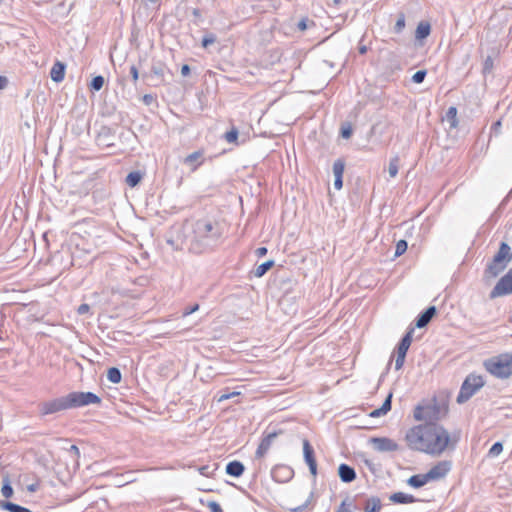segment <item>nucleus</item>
Wrapping results in <instances>:
<instances>
[{
    "instance_id": "59",
    "label": "nucleus",
    "mask_w": 512,
    "mask_h": 512,
    "mask_svg": "<svg viewBox=\"0 0 512 512\" xmlns=\"http://www.w3.org/2000/svg\"><path fill=\"white\" fill-rule=\"evenodd\" d=\"M38 487H39L38 483H32V484L27 486V490L29 492H35V491H37Z\"/></svg>"
},
{
    "instance_id": "1",
    "label": "nucleus",
    "mask_w": 512,
    "mask_h": 512,
    "mask_svg": "<svg viewBox=\"0 0 512 512\" xmlns=\"http://www.w3.org/2000/svg\"><path fill=\"white\" fill-rule=\"evenodd\" d=\"M405 440L410 449L431 455L442 454L450 444V435L441 425L428 422L410 428Z\"/></svg>"
},
{
    "instance_id": "44",
    "label": "nucleus",
    "mask_w": 512,
    "mask_h": 512,
    "mask_svg": "<svg viewBox=\"0 0 512 512\" xmlns=\"http://www.w3.org/2000/svg\"><path fill=\"white\" fill-rule=\"evenodd\" d=\"M405 358H406V353L397 352V357L395 360V369L396 370L402 369L404 362H405Z\"/></svg>"
},
{
    "instance_id": "18",
    "label": "nucleus",
    "mask_w": 512,
    "mask_h": 512,
    "mask_svg": "<svg viewBox=\"0 0 512 512\" xmlns=\"http://www.w3.org/2000/svg\"><path fill=\"white\" fill-rule=\"evenodd\" d=\"M225 471L232 477H240L245 471V466L241 461L233 460L227 463Z\"/></svg>"
},
{
    "instance_id": "35",
    "label": "nucleus",
    "mask_w": 512,
    "mask_h": 512,
    "mask_svg": "<svg viewBox=\"0 0 512 512\" xmlns=\"http://www.w3.org/2000/svg\"><path fill=\"white\" fill-rule=\"evenodd\" d=\"M104 82V77L102 75H97L92 78L89 87L92 91H100L104 85Z\"/></svg>"
},
{
    "instance_id": "60",
    "label": "nucleus",
    "mask_w": 512,
    "mask_h": 512,
    "mask_svg": "<svg viewBox=\"0 0 512 512\" xmlns=\"http://www.w3.org/2000/svg\"><path fill=\"white\" fill-rule=\"evenodd\" d=\"M367 52V47L365 45H362L359 47V53L365 54Z\"/></svg>"
},
{
    "instance_id": "10",
    "label": "nucleus",
    "mask_w": 512,
    "mask_h": 512,
    "mask_svg": "<svg viewBox=\"0 0 512 512\" xmlns=\"http://www.w3.org/2000/svg\"><path fill=\"white\" fill-rule=\"evenodd\" d=\"M115 130L109 126H101L97 136L96 143L100 147L109 148L114 146Z\"/></svg>"
},
{
    "instance_id": "64",
    "label": "nucleus",
    "mask_w": 512,
    "mask_h": 512,
    "mask_svg": "<svg viewBox=\"0 0 512 512\" xmlns=\"http://www.w3.org/2000/svg\"><path fill=\"white\" fill-rule=\"evenodd\" d=\"M488 62H490V59H489V58H488V59L486 60V62H485V69H486L488 66H490V63H488Z\"/></svg>"
},
{
    "instance_id": "8",
    "label": "nucleus",
    "mask_w": 512,
    "mask_h": 512,
    "mask_svg": "<svg viewBox=\"0 0 512 512\" xmlns=\"http://www.w3.org/2000/svg\"><path fill=\"white\" fill-rule=\"evenodd\" d=\"M369 442L378 452H394L399 449V445L388 437H371Z\"/></svg>"
},
{
    "instance_id": "6",
    "label": "nucleus",
    "mask_w": 512,
    "mask_h": 512,
    "mask_svg": "<svg viewBox=\"0 0 512 512\" xmlns=\"http://www.w3.org/2000/svg\"><path fill=\"white\" fill-rule=\"evenodd\" d=\"M512 260L511 247L506 242H501L498 252L488 264L486 272L492 277H497Z\"/></svg>"
},
{
    "instance_id": "46",
    "label": "nucleus",
    "mask_w": 512,
    "mask_h": 512,
    "mask_svg": "<svg viewBox=\"0 0 512 512\" xmlns=\"http://www.w3.org/2000/svg\"><path fill=\"white\" fill-rule=\"evenodd\" d=\"M198 309H199V304H197V303L192 306H188V307L184 308V310L182 312V317H186V316L196 312Z\"/></svg>"
},
{
    "instance_id": "48",
    "label": "nucleus",
    "mask_w": 512,
    "mask_h": 512,
    "mask_svg": "<svg viewBox=\"0 0 512 512\" xmlns=\"http://www.w3.org/2000/svg\"><path fill=\"white\" fill-rule=\"evenodd\" d=\"M151 72L158 77H163L164 75V69L162 65H153L151 68Z\"/></svg>"
},
{
    "instance_id": "37",
    "label": "nucleus",
    "mask_w": 512,
    "mask_h": 512,
    "mask_svg": "<svg viewBox=\"0 0 512 512\" xmlns=\"http://www.w3.org/2000/svg\"><path fill=\"white\" fill-rule=\"evenodd\" d=\"M405 28V14L399 13L398 19L394 25L393 31L397 34H400Z\"/></svg>"
},
{
    "instance_id": "7",
    "label": "nucleus",
    "mask_w": 512,
    "mask_h": 512,
    "mask_svg": "<svg viewBox=\"0 0 512 512\" xmlns=\"http://www.w3.org/2000/svg\"><path fill=\"white\" fill-rule=\"evenodd\" d=\"M512 294V268L503 275L493 289L490 291L489 298L495 299Z\"/></svg>"
},
{
    "instance_id": "13",
    "label": "nucleus",
    "mask_w": 512,
    "mask_h": 512,
    "mask_svg": "<svg viewBox=\"0 0 512 512\" xmlns=\"http://www.w3.org/2000/svg\"><path fill=\"white\" fill-rule=\"evenodd\" d=\"M204 150L199 149L188 154L183 160L182 163L190 168L192 172H195L203 163H204Z\"/></svg>"
},
{
    "instance_id": "21",
    "label": "nucleus",
    "mask_w": 512,
    "mask_h": 512,
    "mask_svg": "<svg viewBox=\"0 0 512 512\" xmlns=\"http://www.w3.org/2000/svg\"><path fill=\"white\" fill-rule=\"evenodd\" d=\"M413 333H414V328L413 327L409 328L408 331L405 333V335L400 340V342L398 343L397 352H402V353L407 354V351H408V349L412 343V340H413V338H412Z\"/></svg>"
},
{
    "instance_id": "14",
    "label": "nucleus",
    "mask_w": 512,
    "mask_h": 512,
    "mask_svg": "<svg viewBox=\"0 0 512 512\" xmlns=\"http://www.w3.org/2000/svg\"><path fill=\"white\" fill-rule=\"evenodd\" d=\"M280 433H281V431L280 432H270L262 438V440L256 450V453H255L257 458H262L268 452L273 441L276 439V437Z\"/></svg>"
},
{
    "instance_id": "4",
    "label": "nucleus",
    "mask_w": 512,
    "mask_h": 512,
    "mask_svg": "<svg viewBox=\"0 0 512 512\" xmlns=\"http://www.w3.org/2000/svg\"><path fill=\"white\" fill-rule=\"evenodd\" d=\"M484 369L497 379H508L512 376V353H501L483 361Z\"/></svg>"
},
{
    "instance_id": "62",
    "label": "nucleus",
    "mask_w": 512,
    "mask_h": 512,
    "mask_svg": "<svg viewBox=\"0 0 512 512\" xmlns=\"http://www.w3.org/2000/svg\"><path fill=\"white\" fill-rule=\"evenodd\" d=\"M302 509H303V507H302V506H300V507H297V508L293 509V511H294V512H301V511H302Z\"/></svg>"
},
{
    "instance_id": "20",
    "label": "nucleus",
    "mask_w": 512,
    "mask_h": 512,
    "mask_svg": "<svg viewBox=\"0 0 512 512\" xmlns=\"http://www.w3.org/2000/svg\"><path fill=\"white\" fill-rule=\"evenodd\" d=\"M392 397H393V394H392V392H390L387 395L386 399L384 400L382 406L380 408H377V409H374L373 411H371L369 416L376 418V417H380V416L387 414L391 410V407H392Z\"/></svg>"
},
{
    "instance_id": "12",
    "label": "nucleus",
    "mask_w": 512,
    "mask_h": 512,
    "mask_svg": "<svg viewBox=\"0 0 512 512\" xmlns=\"http://www.w3.org/2000/svg\"><path fill=\"white\" fill-rule=\"evenodd\" d=\"M303 455L306 464L309 467L310 473L315 477L317 475V462L315 452L307 439L303 440Z\"/></svg>"
},
{
    "instance_id": "17",
    "label": "nucleus",
    "mask_w": 512,
    "mask_h": 512,
    "mask_svg": "<svg viewBox=\"0 0 512 512\" xmlns=\"http://www.w3.org/2000/svg\"><path fill=\"white\" fill-rule=\"evenodd\" d=\"M65 70L66 65L63 62L56 61L50 70L51 79L56 83L62 82L65 77Z\"/></svg>"
},
{
    "instance_id": "29",
    "label": "nucleus",
    "mask_w": 512,
    "mask_h": 512,
    "mask_svg": "<svg viewBox=\"0 0 512 512\" xmlns=\"http://www.w3.org/2000/svg\"><path fill=\"white\" fill-rule=\"evenodd\" d=\"M356 508L354 500L346 497L338 506L335 512H354Z\"/></svg>"
},
{
    "instance_id": "22",
    "label": "nucleus",
    "mask_w": 512,
    "mask_h": 512,
    "mask_svg": "<svg viewBox=\"0 0 512 512\" xmlns=\"http://www.w3.org/2000/svg\"><path fill=\"white\" fill-rule=\"evenodd\" d=\"M430 480L427 476V474H415L408 478L407 484L413 488H421L427 483H429Z\"/></svg>"
},
{
    "instance_id": "32",
    "label": "nucleus",
    "mask_w": 512,
    "mask_h": 512,
    "mask_svg": "<svg viewBox=\"0 0 512 512\" xmlns=\"http://www.w3.org/2000/svg\"><path fill=\"white\" fill-rule=\"evenodd\" d=\"M400 158L398 155L392 157L389 162L388 172L390 177L394 178L398 174Z\"/></svg>"
},
{
    "instance_id": "36",
    "label": "nucleus",
    "mask_w": 512,
    "mask_h": 512,
    "mask_svg": "<svg viewBox=\"0 0 512 512\" xmlns=\"http://www.w3.org/2000/svg\"><path fill=\"white\" fill-rule=\"evenodd\" d=\"M503 451L502 442H495L492 447L488 451V457L494 458L497 457Z\"/></svg>"
},
{
    "instance_id": "39",
    "label": "nucleus",
    "mask_w": 512,
    "mask_h": 512,
    "mask_svg": "<svg viewBox=\"0 0 512 512\" xmlns=\"http://www.w3.org/2000/svg\"><path fill=\"white\" fill-rule=\"evenodd\" d=\"M407 248H408L407 241L404 239L399 240L396 243L395 256L399 257V256L403 255L406 252Z\"/></svg>"
},
{
    "instance_id": "16",
    "label": "nucleus",
    "mask_w": 512,
    "mask_h": 512,
    "mask_svg": "<svg viewBox=\"0 0 512 512\" xmlns=\"http://www.w3.org/2000/svg\"><path fill=\"white\" fill-rule=\"evenodd\" d=\"M338 476L343 483H351L356 479V471L352 466L341 463L338 467Z\"/></svg>"
},
{
    "instance_id": "34",
    "label": "nucleus",
    "mask_w": 512,
    "mask_h": 512,
    "mask_svg": "<svg viewBox=\"0 0 512 512\" xmlns=\"http://www.w3.org/2000/svg\"><path fill=\"white\" fill-rule=\"evenodd\" d=\"M333 174L334 177L341 176L343 177L344 169H345V161L343 159H337L333 163Z\"/></svg>"
},
{
    "instance_id": "2",
    "label": "nucleus",
    "mask_w": 512,
    "mask_h": 512,
    "mask_svg": "<svg viewBox=\"0 0 512 512\" xmlns=\"http://www.w3.org/2000/svg\"><path fill=\"white\" fill-rule=\"evenodd\" d=\"M224 226L216 219L204 217L192 224L189 250L195 254L213 250L223 241Z\"/></svg>"
},
{
    "instance_id": "63",
    "label": "nucleus",
    "mask_w": 512,
    "mask_h": 512,
    "mask_svg": "<svg viewBox=\"0 0 512 512\" xmlns=\"http://www.w3.org/2000/svg\"><path fill=\"white\" fill-rule=\"evenodd\" d=\"M341 3V0H333L334 5H339Z\"/></svg>"
},
{
    "instance_id": "24",
    "label": "nucleus",
    "mask_w": 512,
    "mask_h": 512,
    "mask_svg": "<svg viewBox=\"0 0 512 512\" xmlns=\"http://www.w3.org/2000/svg\"><path fill=\"white\" fill-rule=\"evenodd\" d=\"M431 25L429 22L421 21L415 31V38L417 40H423L430 35Z\"/></svg>"
},
{
    "instance_id": "57",
    "label": "nucleus",
    "mask_w": 512,
    "mask_h": 512,
    "mask_svg": "<svg viewBox=\"0 0 512 512\" xmlns=\"http://www.w3.org/2000/svg\"><path fill=\"white\" fill-rule=\"evenodd\" d=\"M192 15H193L196 19H198V20H200V19L202 18V13H201V10H200L199 8H193V9H192Z\"/></svg>"
},
{
    "instance_id": "27",
    "label": "nucleus",
    "mask_w": 512,
    "mask_h": 512,
    "mask_svg": "<svg viewBox=\"0 0 512 512\" xmlns=\"http://www.w3.org/2000/svg\"><path fill=\"white\" fill-rule=\"evenodd\" d=\"M143 174L140 171H132L126 176V184L134 188L136 187L142 180Z\"/></svg>"
},
{
    "instance_id": "33",
    "label": "nucleus",
    "mask_w": 512,
    "mask_h": 512,
    "mask_svg": "<svg viewBox=\"0 0 512 512\" xmlns=\"http://www.w3.org/2000/svg\"><path fill=\"white\" fill-rule=\"evenodd\" d=\"M1 492L5 498H10L13 495V487L8 476L3 478Z\"/></svg>"
},
{
    "instance_id": "9",
    "label": "nucleus",
    "mask_w": 512,
    "mask_h": 512,
    "mask_svg": "<svg viewBox=\"0 0 512 512\" xmlns=\"http://www.w3.org/2000/svg\"><path fill=\"white\" fill-rule=\"evenodd\" d=\"M294 476L293 469L284 464H278L274 466L271 470V477L274 481L278 483H286L290 481Z\"/></svg>"
},
{
    "instance_id": "38",
    "label": "nucleus",
    "mask_w": 512,
    "mask_h": 512,
    "mask_svg": "<svg viewBox=\"0 0 512 512\" xmlns=\"http://www.w3.org/2000/svg\"><path fill=\"white\" fill-rule=\"evenodd\" d=\"M238 135H239L238 129L233 127L231 130L227 131L224 134V139L229 143H236L237 139H238Z\"/></svg>"
},
{
    "instance_id": "3",
    "label": "nucleus",
    "mask_w": 512,
    "mask_h": 512,
    "mask_svg": "<svg viewBox=\"0 0 512 512\" xmlns=\"http://www.w3.org/2000/svg\"><path fill=\"white\" fill-rule=\"evenodd\" d=\"M101 398L93 392L74 391L38 405L39 415L44 417L65 410L84 407L90 404H101Z\"/></svg>"
},
{
    "instance_id": "51",
    "label": "nucleus",
    "mask_w": 512,
    "mask_h": 512,
    "mask_svg": "<svg viewBox=\"0 0 512 512\" xmlns=\"http://www.w3.org/2000/svg\"><path fill=\"white\" fill-rule=\"evenodd\" d=\"M334 187L337 190H340L343 187V177L337 176L334 179Z\"/></svg>"
},
{
    "instance_id": "23",
    "label": "nucleus",
    "mask_w": 512,
    "mask_h": 512,
    "mask_svg": "<svg viewBox=\"0 0 512 512\" xmlns=\"http://www.w3.org/2000/svg\"><path fill=\"white\" fill-rule=\"evenodd\" d=\"M381 508L382 503L378 496H371L365 500L364 512H380Z\"/></svg>"
},
{
    "instance_id": "53",
    "label": "nucleus",
    "mask_w": 512,
    "mask_h": 512,
    "mask_svg": "<svg viewBox=\"0 0 512 512\" xmlns=\"http://www.w3.org/2000/svg\"><path fill=\"white\" fill-rule=\"evenodd\" d=\"M190 73H191L190 66L187 65V64L182 65V67H181V75L183 77H187V76L190 75Z\"/></svg>"
},
{
    "instance_id": "42",
    "label": "nucleus",
    "mask_w": 512,
    "mask_h": 512,
    "mask_svg": "<svg viewBox=\"0 0 512 512\" xmlns=\"http://www.w3.org/2000/svg\"><path fill=\"white\" fill-rule=\"evenodd\" d=\"M427 75L426 70H418L416 71L412 76V81L416 84H420L424 81L425 77Z\"/></svg>"
},
{
    "instance_id": "61",
    "label": "nucleus",
    "mask_w": 512,
    "mask_h": 512,
    "mask_svg": "<svg viewBox=\"0 0 512 512\" xmlns=\"http://www.w3.org/2000/svg\"><path fill=\"white\" fill-rule=\"evenodd\" d=\"M71 451L75 452V454H79V448L76 445H72L70 448Z\"/></svg>"
},
{
    "instance_id": "50",
    "label": "nucleus",
    "mask_w": 512,
    "mask_h": 512,
    "mask_svg": "<svg viewBox=\"0 0 512 512\" xmlns=\"http://www.w3.org/2000/svg\"><path fill=\"white\" fill-rule=\"evenodd\" d=\"M155 98L152 94H145L142 97V101L145 105L150 106L154 102Z\"/></svg>"
},
{
    "instance_id": "58",
    "label": "nucleus",
    "mask_w": 512,
    "mask_h": 512,
    "mask_svg": "<svg viewBox=\"0 0 512 512\" xmlns=\"http://www.w3.org/2000/svg\"><path fill=\"white\" fill-rule=\"evenodd\" d=\"M8 79L5 76H0V90L4 89L7 86Z\"/></svg>"
},
{
    "instance_id": "11",
    "label": "nucleus",
    "mask_w": 512,
    "mask_h": 512,
    "mask_svg": "<svg viewBox=\"0 0 512 512\" xmlns=\"http://www.w3.org/2000/svg\"><path fill=\"white\" fill-rule=\"evenodd\" d=\"M451 469L449 461H440L434 465L426 474L431 481H437L444 478Z\"/></svg>"
},
{
    "instance_id": "15",
    "label": "nucleus",
    "mask_w": 512,
    "mask_h": 512,
    "mask_svg": "<svg viewBox=\"0 0 512 512\" xmlns=\"http://www.w3.org/2000/svg\"><path fill=\"white\" fill-rule=\"evenodd\" d=\"M436 314H437L436 307L429 306L427 309H425L423 312H421L417 316V318L415 320V327H417V328L426 327Z\"/></svg>"
},
{
    "instance_id": "25",
    "label": "nucleus",
    "mask_w": 512,
    "mask_h": 512,
    "mask_svg": "<svg viewBox=\"0 0 512 512\" xmlns=\"http://www.w3.org/2000/svg\"><path fill=\"white\" fill-rule=\"evenodd\" d=\"M0 508L9 512H33L30 509L10 501L0 500Z\"/></svg>"
},
{
    "instance_id": "28",
    "label": "nucleus",
    "mask_w": 512,
    "mask_h": 512,
    "mask_svg": "<svg viewBox=\"0 0 512 512\" xmlns=\"http://www.w3.org/2000/svg\"><path fill=\"white\" fill-rule=\"evenodd\" d=\"M430 411H431V407L424 408L421 406H417L414 410V418L418 421L430 420L431 419Z\"/></svg>"
},
{
    "instance_id": "45",
    "label": "nucleus",
    "mask_w": 512,
    "mask_h": 512,
    "mask_svg": "<svg viewBox=\"0 0 512 512\" xmlns=\"http://www.w3.org/2000/svg\"><path fill=\"white\" fill-rule=\"evenodd\" d=\"M133 84L136 85L139 79V71L136 65H131L129 69Z\"/></svg>"
},
{
    "instance_id": "43",
    "label": "nucleus",
    "mask_w": 512,
    "mask_h": 512,
    "mask_svg": "<svg viewBox=\"0 0 512 512\" xmlns=\"http://www.w3.org/2000/svg\"><path fill=\"white\" fill-rule=\"evenodd\" d=\"M216 40H217L216 36L213 33H209L203 37L202 47L207 48L211 44L215 43Z\"/></svg>"
},
{
    "instance_id": "31",
    "label": "nucleus",
    "mask_w": 512,
    "mask_h": 512,
    "mask_svg": "<svg viewBox=\"0 0 512 512\" xmlns=\"http://www.w3.org/2000/svg\"><path fill=\"white\" fill-rule=\"evenodd\" d=\"M107 379L114 384H118L121 382L122 374L119 368L111 367L107 371Z\"/></svg>"
},
{
    "instance_id": "54",
    "label": "nucleus",
    "mask_w": 512,
    "mask_h": 512,
    "mask_svg": "<svg viewBox=\"0 0 512 512\" xmlns=\"http://www.w3.org/2000/svg\"><path fill=\"white\" fill-rule=\"evenodd\" d=\"M236 395H239L238 392H232V393H229V394H223L221 395L219 398H218V402H222L224 400H227V399H230Z\"/></svg>"
},
{
    "instance_id": "41",
    "label": "nucleus",
    "mask_w": 512,
    "mask_h": 512,
    "mask_svg": "<svg viewBox=\"0 0 512 512\" xmlns=\"http://www.w3.org/2000/svg\"><path fill=\"white\" fill-rule=\"evenodd\" d=\"M213 466H214V467H212V466H210V465H203V466H201V467H199V468H198V471H199V473H200L201 475L206 476V477H209V476H211V475L214 473V471H215V470H216V468H217V465H216V464H214Z\"/></svg>"
},
{
    "instance_id": "40",
    "label": "nucleus",
    "mask_w": 512,
    "mask_h": 512,
    "mask_svg": "<svg viewBox=\"0 0 512 512\" xmlns=\"http://www.w3.org/2000/svg\"><path fill=\"white\" fill-rule=\"evenodd\" d=\"M352 133H353V130H352L350 123L347 122V123L342 124L341 129H340V135L342 138L349 139L351 137Z\"/></svg>"
},
{
    "instance_id": "26",
    "label": "nucleus",
    "mask_w": 512,
    "mask_h": 512,
    "mask_svg": "<svg viewBox=\"0 0 512 512\" xmlns=\"http://www.w3.org/2000/svg\"><path fill=\"white\" fill-rule=\"evenodd\" d=\"M445 119L449 122L450 128L454 129L458 127L457 108L451 106L446 111Z\"/></svg>"
},
{
    "instance_id": "5",
    "label": "nucleus",
    "mask_w": 512,
    "mask_h": 512,
    "mask_svg": "<svg viewBox=\"0 0 512 512\" xmlns=\"http://www.w3.org/2000/svg\"><path fill=\"white\" fill-rule=\"evenodd\" d=\"M485 380L482 375L470 373L461 384L459 393L456 397L458 404H464L469 401L481 388L485 386Z\"/></svg>"
},
{
    "instance_id": "55",
    "label": "nucleus",
    "mask_w": 512,
    "mask_h": 512,
    "mask_svg": "<svg viewBox=\"0 0 512 512\" xmlns=\"http://www.w3.org/2000/svg\"><path fill=\"white\" fill-rule=\"evenodd\" d=\"M501 126H502L501 120H498L495 123H493L491 130L494 131L496 134H498V133H500Z\"/></svg>"
},
{
    "instance_id": "19",
    "label": "nucleus",
    "mask_w": 512,
    "mask_h": 512,
    "mask_svg": "<svg viewBox=\"0 0 512 512\" xmlns=\"http://www.w3.org/2000/svg\"><path fill=\"white\" fill-rule=\"evenodd\" d=\"M389 500L395 504H410L418 501L413 495L404 492H395L390 495Z\"/></svg>"
},
{
    "instance_id": "47",
    "label": "nucleus",
    "mask_w": 512,
    "mask_h": 512,
    "mask_svg": "<svg viewBox=\"0 0 512 512\" xmlns=\"http://www.w3.org/2000/svg\"><path fill=\"white\" fill-rule=\"evenodd\" d=\"M207 507L210 509L211 512H223L221 506L216 501H209L207 503Z\"/></svg>"
},
{
    "instance_id": "52",
    "label": "nucleus",
    "mask_w": 512,
    "mask_h": 512,
    "mask_svg": "<svg viewBox=\"0 0 512 512\" xmlns=\"http://www.w3.org/2000/svg\"><path fill=\"white\" fill-rule=\"evenodd\" d=\"M307 23H308V19L306 18H303L301 19L298 24H297V28L300 30V31H304L307 29Z\"/></svg>"
},
{
    "instance_id": "56",
    "label": "nucleus",
    "mask_w": 512,
    "mask_h": 512,
    "mask_svg": "<svg viewBox=\"0 0 512 512\" xmlns=\"http://www.w3.org/2000/svg\"><path fill=\"white\" fill-rule=\"evenodd\" d=\"M267 251L266 247H259L256 249L255 253L258 257H263L267 254Z\"/></svg>"
},
{
    "instance_id": "49",
    "label": "nucleus",
    "mask_w": 512,
    "mask_h": 512,
    "mask_svg": "<svg viewBox=\"0 0 512 512\" xmlns=\"http://www.w3.org/2000/svg\"><path fill=\"white\" fill-rule=\"evenodd\" d=\"M90 310V306L86 303H83L81 304L78 308H77V313L79 315H84L86 313H88Z\"/></svg>"
},
{
    "instance_id": "30",
    "label": "nucleus",
    "mask_w": 512,
    "mask_h": 512,
    "mask_svg": "<svg viewBox=\"0 0 512 512\" xmlns=\"http://www.w3.org/2000/svg\"><path fill=\"white\" fill-rule=\"evenodd\" d=\"M274 266L273 260H267L257 266V268L254 271V275L258 278L264 276L272 267Z\"/></svg>"
}]
</instances>
